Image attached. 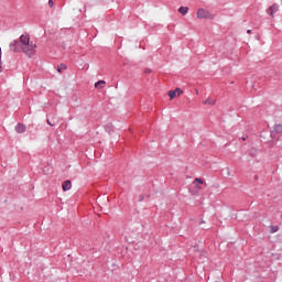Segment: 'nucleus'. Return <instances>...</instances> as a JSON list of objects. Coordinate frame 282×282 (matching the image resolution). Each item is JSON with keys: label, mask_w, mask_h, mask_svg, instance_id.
I'll return each instance as SVG.
<instances>
[{"label": "nucleus", "mask_w": 282, "mask_h": 282, "mask_svg": "<svg viewBox=\"0 0 282 282\" xmlns=\"http://www.w3.org/2000/svg\"><path fill=\"white\" fill-rule=\"evenodd\" d=\"M17 45H19L21 52L26 54L29 58H32V56H34V50H36V44L30 41V36L28 34L21 35L19 42H13V44L10 45L11 50L12 47H17Z\"/></svg>", "instance_id": "nucleus-1"}, {"label": "nucleus", "mask_w": 282, "mask_h": 282, "mask_svg": "<svg viewBox=\"0 0 282 282\" xmlns=\"http://www.w3.org/2000/svg\"><path fill=\"white\" fill-rule=\"evenodd\" d=\"M197 19H215V15L210 11L205 9H198L196 12Z\"/></svg>", "instance_id": "nucleus-2"}, {"label": "nucleus", "mask_w": 282, "mask_h": 282, "mask_svg": "<svg viewBox=\"0 0 282 282\" xmlns=\"http://www.w3.org/2000/svg\"><path fill=\"white\" fill-rule=\"evenodd\" d=\"M268 14H270V17L274 18V14H276V12H279V4L274 3L272 4L268 10H267Z\"/></svg>", "instance_id": "nucleus-3"}, {"label": "nucleus", "mask_w": 282, "mask_h": 282, "mask_svg": "<svg viewBox=\"0 0 282 282\" xmlns=\"http://www.w3.org/2000/svg\"><path fill=\"white\" fill-rule=\"evenodd\" d=\"M62 188L65 193H67V191L72 189V182L69 180L64 181L62 184Z\"/></svg>", "instance_id": "nucleus-4"}, {"label": "nucleus", "mask_w": 282, "mask_h": 282, "mask_svg": "<svg viewBox=\"0 0 282 282\" xmlns=\"http://www.w3.org/2000/svg\"><path fill=\"white\" fill-rule=\"evenodd\" d=\"M15 131H17V133H25V124H23V123H18V124L15 126Z\"/></svg>", "instance_id": "nucleus-5"}, {"label": "nucleus", "mask_w": 282, "mask_h": 282, "mask_svg": "<svg viewBox=\"0 0 282 282\" xmlns=\"http://www.w3.org/2000/svg\"><path fill=\"white\" fill-rule=\"evenodd\" d=\"M105 85H107L106 80H99V82L95 83L96 89H105Z\"/></svg>", "instance_id": "nucleus-6"}, {"label": "nucleus", "mask_w": 282, "mask_h": 282, "mask_svg": "<svg viewBox=\"0 0 282 282\" xmlns=\"http://www.w3.org/2000/svg\"><path fill=\"white\" fill-rule=\"evenodd\" d=\"M217 99L213 98V97H208L205 101L204 105H216Z\"/></svg>", "instance_id": "nucleus-7"}, {"label": "nucleus", "mask_w": 282, "mask_h": 282, "mask_svg": "<svg viewBox=\"0 0 282 282\" xmlns=\"http://www.w3.org/2000/svg\"><path fill=\"white\" fill-rule=\"evenodd\" d=\"M178 12L183 15L188 14V7H181Z\"/></svg>", "instance_id": "nucleus-8"}, {"label": "nucleus", "mask_w": 282, "mask_h": 282, "mask_svg": "<svg viewBox=\"0 0 282 282\" xmlns=\"http://www.w3.org/2000/svg\"><path fill=\"white\" fill-rule=\"evenodd\" d=\"M273 130L275 131V133H282V124L281 123L275 124Z\"/></svg>", "instance_id": "nucleus-9"}, {"label": "nucleus", "mask_w": 282, "mask_h": 282, "mask_svg": "<svg viewBox=\"0 0 282 282\" xmlns=\"http://www.w3.org/2000/svg\"><path fill=\"white\" fill-rule=\"evenodd\" d=\"M193 184H195V186H197V188H199V184H204V180L196 177L195 181L193 182Z\"/></svg>", "instance_id": "nucleus-10"}, {"label": "nucleus", "mask_w": 282, "mask_h": 282, "mask_svg": "<svg viewBox=\"0 0 282 282\" xmlns=\"http://www.w3.org/2000/svg\"><path fill=\"white\" fill-rule=\"evenodd\" d=\"M269 228L271 235H274V232H279V226L271 225Z\"/></svg>", "instance_id": "nucleus-11"}, {"label": "nucleus", "mask_w": 282, "mask_h": 282, "mask_svg": "<svg viewBox=\"0 0 282 282\" xmlns=\"http://www.w3.org/2000/svg\"><path fill=\"white\" fill-rule=\"evenodd\" d=\"M167 96L170 97V100H173V98H176V97H177L175 90H170V91L167 93Z\"/></svg>", "instance_id": "nucleus-12"}, {"label": "nucleus", "mask_w": 282, "mask_h": 282, "mask_svg": "<svg viewBox=\"0 0 282 282\" xmlns=\"http://www.w3.org/2000/svg\"><path fill=\"white\" fill-rule=\"evenodd\" d=\"M65 69H67V65L61 64L59 67L57 68V72L61 73L62 70H65Z\"/></svg>", "instance_id": "nucleus-13"}, {"label": "nucleus", "mask_w": 282, "mask_h": 282, "mask_svg": "<svg viewBox=\"0 0 282 282\" xmlns=\"http://www.w3.org/2000/svg\"><path fill=\"white\" fill-rule=\"evenodd\" d=\"M0 72H3V62L1 61V47H0Z\"/></svg>", "instance_id": "nucleus-14"}, {"label": "nucleus", "mask_w": 282, "mask_h": 282, "mask_svg": "<svg viewBox=\"0 0 282 282\" xmlns=\"http://www.w3.org/2000/svg\"><path fill=\"white\" fill-rule=\"evenodd\" d=\"M174 94H176V96H180L181 94H184V93L182 91V89L176 88V89L174 90Z\"/></svg>", "instance_id": "nucleus-15"}, {"label": "nucleus", "mask_w": 282, "mask_h": 282, "mask_svg": "<svg viewBox=\"0 0 282 282\" xmlns=\"http://www.w3.org/2000/svg\"><path fill=\"white\" fill-rule=\"evenodd\" d=\"M48 6H50V8H54V1L48 0Z\"/></svg>", "instance_id": "nucleus-16"}, {"label": "nucleus", "mask_w": 282, "mask_h": 282, "mask_svg": "<svg viewBox=\"0 0 282 282\" xmlns=\"http://www.w3.org/2000/svg\"><path fill=\"white\" fill-rule=\"evenodd\" d=\"M139 202H144V195L139 196Z\"/></svg>", "instance_id": "nucleus-17"}, {"label": "nucleus", "mask_w": 282, "mask_h": 282, "mask_svg": "<svg viewBox=\"0 0 282 282\" xmlns=\"http://www.w3.org/2000/svg\"><path fill=\"white\" fill-rule=\"evenodd\" d=\"M145 74H151V68H147Z\"/></svg>", "instance_id": "nucleus-18"}, {"label": "nucleus", "mask_w": 282, "mask_h": 282, "mask_svg": "<svg viewBox=\"0 0 282 282\" xmlns=\"http://www.w3.org/2000/svg\"><path fill=\"white\" fill-rule=\"evenodd\" d=\"M47 124H50V127H54V123H52L50 120H47Z\"/></svg>", "instance_id": "nucleus-19"}, {"label": "nucleus", "mask_w": 282, "mask_h": 282, "mask_svg": "<svg viewBox=\"0 0 282 282\" xmlns=\"http://www.w3.org/2000/svg\"><path fill=\"white\" fill-rule=\"evenodd\" d=\"M225 171H226L227 175H232V174H230V170L229 169H226Z\"/></svg>", "instance_id": "nucleus-20"}, {"label": "nucleus", "mask_w": 282, "mask_h": 282, "mask_svg": "<svg viewBox=\"0 0 282 282\" xmlns=\"http://www.w3.org/2000/svg\"><path fill=\"white\" fill-rule=\"evenodd\" d=\"M247 34H252V30H248V31H247Z\"/></svg>", "instance_id": "nucleus-21"}, {"label": "nucleus", "mask_w": 282, "mask_h": 282, "mask_svg": "<svg viewBox=\"0 0 282 282\" xmlns=\"http://www.w3.org/2000/svg\"><path fill=\"white\" fill-rule=\"evenodd\" d=\"M195 94H197V95H198V94H199V90H195Z\"/></svg>", "instance_id": "nucleus-22"}, {"label": "nucleus", "mask_w": 282, "mask_h": 282, "mask_svg": "<svg viewBox=\"0 0 282 282\" xmlns=\"http://www.w3.org/2000/svg\"><path fill=\"white\" fill-rule=\"evenodd\" d=\"M14 50V52H19V50H17V48H13Z\"/></svg>", "instance_id": "nucleus-23"}, {"label": "nucleus", "mask_w": 282, "mask_h": 282, "mask_svg": "<svg viewBox=\"0 0 282 282\" xmlns=\"http://www.w3.org/2000/svg\"><path fill=\"white\" fill-rule=\"evenodd\" d=\"M199 224H205V221H204V220H202Z\"/></svg>", "instance_id": "nucleus-24"}]
</instances>
